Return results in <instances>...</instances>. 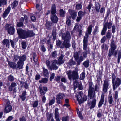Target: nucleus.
Here are the masks:
<instances>
[{
    "label": "nucleus",
    "mask_w": 121,
    "mask_h": 121,
    "mask_svg": "<svg viewBox=\"0 0 121 121\" xmlns=\"http://www.w3.org/2000/svg\"><path fill=\"white\" fill-rule=\"evenodd\" d=\"M93 26L91 25H90L87 28V31L86 32L85 36L84 37L83 39V49L85 50L83 52V56L84 58L87 57V53L86 50L87 46L88 40L89 37V34L90 35L92 32V29Z\"/></svg>",
    "instance_id": "f257e3e1"
},
{
    "label": "nucleus",
    "mask_w": 121,
    "mask_h": 121,
    "mask_svg": "<svg viewBox=\"0 0 121 121\" xmlns=\"http://www.w3.org/2000/svg\"><path fill=\"white\" fill-rule=\"evenodd\" d=\"M93 85L92 82H89L88 96L91 99H92L96 97L95 91L98 92L99 90V88L98 87L97 84L95 85L94 89L92 86Z\"/></svg>",
    "instance_id": "f03ea898"
},
{
    "label": "nucleus",
    "mask_w": 121,
    "mask_h": 121,
    "mask_svg": "<svg viewBox=\"0 0 121 121\" xmlns=\"http://www.w3.org/2000/svg\"><path fill=\"white\" fill-rule=\"evenodd\" d=\"M17 31L20 37L23 39L31 37L35 35V34L32 30H23L21 29H17Z\"/></svg>",
    "instance_id": "7ed1b4c3"
},
{
    "label": "nucleus",
    "mask_w": 121,
    "mask_h": 121,
    "mask_svg": "<svg viewBox=\"0 0 121 121\" xmlns=\"http://www.w3.org/2000/svg\"><path fill=\"white\" fill-rule=\"evenodd\" d=\"M75 69L76 71H73L71 72L70 71H67V74L69 80H71L72 78L73 80L78 79L79 76L77 72L78 70V69L77 68Z\"/></svg>",
    "instance_id": "20e7f679"
},
{
    "label": "nucleus",
    "mask_w": 121,
    "mask_h": 121,
    "mask_svg": "<svg viewBox=\"0 0 121 121\" xmlns=\"http://www.w3.org/2000/svg\"><path fill=\"white\" fill-rule=\"evenodd\" d=\"M110 44V48L109 50V52L108 53V56L109 57H111L112 54L114 53V51L117 48V46L115 43L114 41L113 40H111Z\"/></svg>",
    "instance_id": "39448f33"
},
{
    "label": "nucleus",
    "mask_w": 121,
    "mask_h": 121,
    "mask_svg": "<svg viewBox=\"0 0 121 121\" xmlns=\"http://www.w3.org/2000/svg\"><path fill=\"white\" fill-rule=\"evenodd\" d=\"M8 33L10 35H13L15 32V29L13 25L12 24H7L5 26Z\"/></svg>",
    "instance_id": "423d86ee"
},
{
    "label": "nucleus",
    "mask_w": 121,
    "mask_h": 121,
    "mask_svg": "<svg viewBox=\"0 0 121 121\" xmlns=\"http://www.w3.org/2000/svg\"><path fill=\"white\" fill-rule=\"evenodd\" d=\"M121 84V77L117 78L112 83L113 89L115 90Z\"/></svg>",
    "instance_id": "0eeeda50"
},
{
    "label": "nucleus",
    "mask_w": 121,
    "mask_h": 121,
    "mask_svg": "<svg viewBox=\"0 0 121 121\" xmlns=\"http://www.w3.org/2000/svg\"><path fill=\"white\" fill-rule=\"evenodd\" d=\"M57 60H55L51 61V66L49 70H57L58 68V66Z\"/></svg>",
    "instance_id": "6e6552de"
},
{
    "label": "nucleus",
    "mask_w": 121,
    "mask_h": 121,
    "mask_svg": "<svg viewBox=\"0 0 121 121\" xmlns=\"http://www.w3.org/2000/svg\"><path fill=\"white\" fill-rule=\"evenodd\" d=\"M68 12L70 15V16L68 17L70 19L72 18L73 20L75 19L77 16V12L75 10L71 9H69L68 10Z\"/></svg>",
    "instance_id": "1a4fd4ad"
},
{
    "label": "nucleus",
    "mask_w": 121,
    "mask_h": 121,
    "mask_svg": "<svg viewBox=\"0 0 121 121\" xmlns=\"http://www.w3.org/2000/svg\"><path fill=\"white\" fill-rule=\"evenodd\" d=\"M10 104L9 101H7L5 106V109L4 110V113H8L11 111L12 109V107L10 105Z\"/></svg>",
    "instance_id": "9d476101"
},
{
    "label": "nucleus",
    "mask_w": 121,
    "mask_h": 121,
    "mask_svg": "<svg viewBox=\"0 0 121 121\" xmlns=\"http://www.w3.org/2000/svg\"><path fill=\"white\" fill-rule=\"evenodd\" d=\"M62 39L65 40H69L71 38L70 33L68 31L62 34Z\"/></svg>",
    "instance_id": "9b49d317"
},
{
    "label": "nucleus",
    "mask_w": 121,
    "mask_h": 121,
    "mask_svg": "<svg viewBox=\"0 0 121 121\" xmlns=\"http://www.w3.org/2000/svg\"><path fill=\"white\" fill-rule=\"evenodd\" d=\"M109 85V83L108 79H105L104 81L103 86V91L105 93L106 92Z\"/></svg>",
    "instance_id": "f8f14e48"
},
{
    "label": "nucleus",
    "mask_w": 121,
    "mask_h": 121,
    "mask_svg": "<svg viewBox=\"0 0 121 121\" xmlns=\"http://www.w3.org/2000/svg\"><path fill=\"white\" fill-rule=\"evenodd\" d=\"M39 89L40 94L42 95H44L47 91V88L45 86L42 87L40 85L39 87Z\"/></svg>",
    "instance_id": "ddd939ff"
},
{
    "label": "nucleus",
    "mask_w": 121,
    "mask_h": 121,
    "mask_svg": "<svg viewBox=\"0 0 121 121\" xmlns=\"http://www.w3.org/2000/svg\"><path fill=\"white\" fill-rule=\"evenodd\" d=\"M11 9V8L10 6H9L5 10L2 15V17L4 18L5 19L7 16L10 12Z\"/></svg>",
    "instance_id": "4468645a"
},
{
    "label": "nucleus",
    "mask_w": 121,
    "mask_h": 121,
    "mask_svg": "<svg viewBox=\"0 0 121 121\" xmlns=\"http://www.w3.org/2000/svg\"><path fill=\"white\" fill-rule=\"evenodd\" d=\"M50 18L52 23H57L58 21V19L56 14L51 15L50 16Z\"/></svg>",
    "instance_id": "2eb2a0df"
},
{
    "label": "nucleus",
    "mask_w": 121,
    "mask_h": 121,
    "mask_svg": "<svg viewBox=\"0 0 121 121\" xmlns=\"http://www.w3.org/2000/svg\"><path fill=\"white\" fill-rule=\"evenodd\" d=\"M87 96L84 95L83 97V100L81 99L80 100L78 96H77V101H78L79 104L83 103L84 101H86L87 100Z\"/></svg>",
    "instance_id": "dca6fc26"
},
{
    "label": "nucleus",
    "mask_w": 121,
    "mask_h": 121,
    "mask_svg": "<svg viewBox=\"0 0 121 121\" xmlns=\"http://www.w3.org/2000/svg\"><path fill=\"white\" fill-rule=\"evenodd\" d=\"M54 115L55 118L56 119V121H60L58 109L57 108H55Z\"/></svg>",
    "instance_id": "f3484780"
},
{
    "label": "nucleus",
    "mask_w": 121,
    "mask_h": 121,
    "mask_svg": "<svg viewBox=\"0 0 121 121\" xmlns=\"http://www.w3.org/2000/svg\"><path fill=\"white\" fill-rule=\"evenodd\" d=\"M63 57L64 55L63 54H61V56L59 57L57 60L58 66L64 63V60L63 59Z\"/></svg>",
    "instance_id": "a211bd4d"
},
{
    "label": "nucleus",
    "mask_w": 121,
    "mask_h": 121,
    "mask_svg": "<svg viewBox=\"0 0 121 121\" xmlns=\"http://www.w3.org/2000/svg\"><path fill=\"white\" fill-rule=\"evenodd\" d=\"M24 62L18 61L16 64V69H22L23 68L24 64Z\"/></svg>",
    "instance_id": "6ab92c4d"
},
{
    "label": "nucleus",
    "mask_w": 121,
    "mask_h": 121,
    "mask_svg": "<svg viewBox=\"0 0 121 121\" xmlns=\"http://www.w3.org/2000/svg\"><path fill=\"white\" fill-rule=\"evenodd\" d=\"M104 94L103 93H102L100 99L98 107H101L103 104L104 101Z\"/></svg>",
    "instance_id": "aec40b11"
},
{
    "label": "nucleus",
    "mask_w": 121,
    "mask_h": 121,
    "mask_svg": "<svg viewBox=\"0 0 121 121\" xmlns=\"http://www.w3.org/2000/svg\"><path fill=\"white\" fill-rule=\"evenodd\" d=\"M8 65L11 68L13 69H16V66L15 63L13 62H11L9 60L8 61Z\"/></svg>",
    "instance_id": "412c9836"
},
{
    "label": "nucleus",
    "mask_w": 121,
    "mask_h": 121,
    "mask_svg": "<svg viewBox=\"0 0 121 121\" xmlns=\"http://www.w3.org/2000/svg\"><path fill=\"white\" fill-rule=\"evenodd\" d=\"M2 43L4 45H5L6 47H8L10 45L9 40L7 39H5L3 40Z\"/></svg>",
    "instance_id": "4be33fe9"
},
{
    "label": "nucleus",
    "mask_w": 121,
    "mask_h": 121,
    "mask_svg": "<svg viewBox=\"0 0 121 121\" xmlns=\"http://www.w3.org/2000/svg\"><path fill=\"white\" fill-rule=\"evenodd\" d=\"M69 40H65L63 43L64 45V47L68 48L70 46V44L69 43Z\"/></svg>",
    "instance_id": "5701e85b"
},
{
    "label": "nucleus",
    "mask_w": 121,
    "mask_h": 121,
    "mask_svg": "<svg viewBox=\"0 0 121 121\" xmlns=\"http://www.w3.org/2000/svg\"><path fill=\"white\" fill-rule=\"evenodd\" d=\"M51 15L55 14L56 13V6L55 4L52 5L51 8Z\"/></svg>",
    "instance_id": "b1692460"
},
{
    "label": "nucleus",
    "mask_w": 121,
    "mask_h": 121,
    "mask_svg": "<svg viewBox=\"0 0 121 121\" xmlns=\"http://www.w3.org/2000/svg\"><path fill=\"white\" fill-rule=\"evenodd\" d=\"M56 45L61 48H63L64 47V43H63L61 41L59 40L57 41L56 42Z\"/></svg>",
    "instance_id": "393cba45"
},
{
    "label": "nucleus",
    "mask_w": 121,
    "mask_h": 121,
    "mask_svg": "<svg viewBox=\"0 0 121 121\" xmlns=\"http://www.w3.org/2000/svg\"><path fill=\"white\" fill-rule=\"evenodd\" d=\"M26 95V92L25 91L22 92V95L20 96V97L22 100L24 101L25 99Z\"/></svg>",
    "instance_id": "a878e982"
},
{
    "label": "nucleus",
    "mask_w": 121,
    "mask_h": 121,
    "mask_svg": "<svg viewBox=\"0 0 121 121\" xmlns=\"http://www.w3.org/2000/svg\"><path fill=\"white\" fill-rule=\"evenodd\" d=\"M112 24L111 22H108L105 23V24L103 25V26L107 29V28L108 29H110L111 27Z\"/></svg>",
    "instance_id": "bb28decb"
},
{
    "label": "nucleus",
    "mask_w": 121,
    "mask_h": 121,
    "mask_svg": "<svg viewBox=\"0 0 121 121\" xmlns=\"http://www.w3.org/2000/svg\"><path fill=\"white\" fill-rule=\"evenodd\" d=\"M43 74L44 76L48 77L49 75L48 71V70L45 68H43Z\"/></svg>",
    "instance_id": "cd10ccee"
},
{
    "label": "nucleus",
    "mask_w": 121,
    "mask_h": 121,
    "mask_svg": "<svg viewBox=\"0 0 121 121\" xmlns=\"http://www.w3.org/2000/svg\"><path fill=\"white\" fill-rule=\"evenodd\" d=\"M96 100L95 99L92 101L91 105L90 107V108L91 109L95 107L96 104Z\"/></svg>",
    "instance_id": "c85d7f7f"
},
{
    "label": "nucleus",
    "mask_w": 121,
    "mask_h": 121,
    "mask_svg": "<svg viewBox=\"0 0 121 121\" xmlns=\"http://www.w3.org/2000/svg\"><path fill=\"white\" fill-rule=\"evenodd\" d=\"M26 59V56L25 55H23L19 56V61L24 62Z\"/></svg>",
    "instance_id": "c756f323"
},
{
    "label": "nucleus",
    "mask_w": 121,
    "mask_h": 121,
    "mask_svg": "<svg viewBox=\"0 0 121 121\" xmlns=\"http://www.w3.org/2000/svg\"><path fill=\"white\" fill-rule=\"evenodd\" d=\"M84 57L82 56H80L79 58H78V60H77V65H80L81 62L82 61L84 60Z\"/></svg>",
    "instance_id": "7c9ffc66"
},
{
    "label": "nucleus",
    "mask_w": 121,
    "mask_h": 121,
    "mask_svg": "<svg viewBox=\"0 0 121 121\" xmlns=\"http://www.w3.org/2000/svg\"><path fill=\"white\" fill-rule=\"evenodd\" d=\"M33 58L34 62L36 63L37 61L38 57L36 54L35 53H33Z\"/></svg>",
    "instance_id": "2f4dec72"
},
{
    "label": "nucleus",
    "mask_w": 121,
    "mask_h": 121,
    "mask_svg": "<svg viewBox=\"0 0 121 121\" xmlns=\"http://www.w3.org/2000/svg\"><path fill=\"white\" fill-rule=\"evenodd\" d=\"M95 8L97 11L98 12L100 9V5L99 3L97 2H95Z\"/></svg>",
    "instance_id": "473e14b6"
},
{
    "label": "nucleus",
    "mask_w": 121,
    "mask_h": 121,
    "mask_svg": "<svg viewBox=\"0 0 121 121\" xmlns=\"http://www.w3.org/2000/svg\"><path fill=\"white\" fill-rule=\"evenodd\" d=\"M48 79L46 78H43L41 80L39 81V83H46L48 81Z\"/></svg>",
    "instance_id": "72a5a7b5"
},
{
    "label": "nucleus",
    "mask_w": 121,
    "mask_h": 121,
    "mask_svg": "<svg viewBox=\"0 0 121 121\" xmlns=\"http://www.w3.org/2000/svg\"><path fill=\"white\" fill-rule=\"evenodd\" d=\"M79 52H76L74 53V57L75 59V60L76 62L77 60H78L79 58Z\"/></svg>",
    "instance_id": "f704fd0d"
},
{
    "label": "nucleus",
    "mask_w": 121,
    "mask_h": 121,
    "mask_svg": "<svg viewBox=\"0 0 121 121\" xmlns=\"http://www.w3.org/2000/svg\"><path fill=\"white\" fill-rule=\"evenodd\" d=\"M101 48L103 51L105 50H107L108 49V47L106 44H104L101 46Z\"/></svg>",
    "instance_id": "c9c22d12"
},
{
    "label": "nucleus",
    "mask_w": 121,
    "mask_h": 121,
    "mask_svg": "<svg viewBox=\"0 0 121 121\" xmlns=\"http://www.w3.org/2000/svg\"><path fill=\"white\" fill-rule=\"evenodd\" d=\"M108 101L110 104H111L113 102V99L111 95H109L108 97Z\"/></svg>",
    "instance_id": "e433bc0d"
},
{
    "label": "nucleus",
    "mask_w": 121,
    "mask_h": 121,
    "mask_svg": "<svg viewBox=\"0 0 121 121\" xmlns=\"http://www.w3.org/2000/svg\"><path fill=\"white\" fill-rule=\"evenodd\" d=\"M89 60H87L85 61L83 63V65L84 66L86 67H88L89 65Z\"/></svg>",
    "instance_id": "4c0bfd02"
},
{
    "label": "nucleus",
    "mask_w": 121,
    "mask_h": 121,
    "mask_svg": "<svg viewBox=\"0 0 121 121\" xmlns=\"http://www.w3.org/2000/svg\"><path fill=\"white\" fill-rule=\"evenodd\" d=\"M86 12H83L82 11H79L78 13V15L82 17L85 15Z\"/></svg>",
    "instance_id": "58836bf2"
},
{
    "label": "nucleus",
    "mask_w": 121,
    "mask_h": 121,
    "mask_svg": "<svg viewBox=\"0 0 121 121\" xmlns=\"http://www.w3.org/2000/svg\"><path fill=\"white\" fill-rule=\"evenodd\" d=\"M64 95L62 93H60L58 94L56 97H58L60 99L62 100L63 99Z\"/></svg>",
    "instance_id": "ea45409f"
},
{
    "label": "nucleus",
    "mask_w": 121,
    "mask_h": 121,
    "mask_svg": "<svg viewBox=\"0 0 121 121\" xmlns=\"http://www.w3.org/2000/svg\"><path fill=\"white\" fill-rule=\"evenodd\" d=\"M18 1L16 0H15L12 4V7L15 8L18 5Z\"/></svg>",
    "instance_id": "a19ab883"
},
{
    "label": "nucleus",
    "mask_w": 121,
    "mask_h": 121,
    "mask_svg": "<svg viewBox=\"0 0 121 121\" xmlns=\"http://www.w3.org/2000/svg\"><path fill=\"white\" fill-rule=\"evenodd\" d=\"M57 52L55 51L52 53L51 56L52 58H56L57 57Z\"/></svg>",
    "instance_id": "79ce46f5"
},
{
    "label": "nucleus",
    "mask_w": 121,
    "mask_h": 121,
    "mask_svg": "<svg viewBox=\"0 0 121 121\" xmlns=\"http://www.w3.org/2000/svg\"><path fill=\"white\" fill-rule=\"evenodd\" d=\"M46 64L48 69H49L51 66L50 62L49 60H47L46 61Z\"/></svg>",
    "instance_id": "37998d69"
},
{
    "label": "nucleus",
    "mask_w": 121,
    "mask_h": 121,
    "mask_svg": "<svg viewBox=\"0 0 121 121\" xmlns=\"http://www.w3.org/2000/svg\"><path fill=\"white\" fill-rule=\"evenodd\" d=\"M111 35L110 31V30H108L106 34V37L108 39H109L111 38Z\"/></svg>",
    "instance_id": "c03bdc74"
},
{
    "label": "nucleus",
    "mask_w": 121,
    "mask_h": 121,
    "mask_svg": "<svg viewBox=\"0 0 121 121\" xmlns=\"http://www.w3.org/2000/svg\"><path fill=\"white\" fill-rule=\"evenodd\" d=\"M67 20L66 21V24L68 26H70L71 25V21L70 19L68 17H67Z\"/></svg>",
    "instance_id": "a18cd8bd"
},
{
    "label": "nucleus",
    "mask_w": 121,
    "mask_h": 121,
    "mask_svg": "<svg viewBox=\"0 0 121 121\" xmlns=\"http://www.w3.org/2000/svg\"><path fill=\"white\" fill-rule=\"evenodd\" d=\"M8 80L11 82L13 81L14 79V77L11 75H10L8 76Z\"/></svg>",
    "instance_id": "49530a36"
},
{
    "label": "nucleus",
    "mask_w": 121,
    "mask_h": 121,
    "mask_svg": "<svg viewBox=\"0 0 121 121\" xmlns=\"http://www.w3.org/2000/svg\"><path fill=\"white\" fill-rule=\"evenodd\" d=\"M121 57V51L120 50L118 52V56L117 59L118 63L120 62V60Z\"/></svg>",
    "instance_id": "de8ad7c7"
},
{
    "label": "nucleus",
    "mask_w": 121,
    "mask_h": 121,
    "mask_svg": "<svg viewBox=\"0 0 121 121\" xmlns=\"http://www.w3.org/2000/svg\"><path fill=\"white\" fill-rule=\"evenodd\" d=\"M106 28L103 26V28L101 32V35H104L105 33L106 32L107 30Z\"/></svg>",
    "instance_id": "09e8293b"
},
{
    "label": "nucleus",
    "mask_w": 121,
    "mask_h": 121,
    "mask_svg": "<svg viewBox=\"0 0 121 121\" xmlns=\"http://www.w3.org/2000/svg\"><path fill=\"white\" fill-rule=\"evenodd\" d=\"M82 5L81 4H78L76 5V10H80L81 9Z\"/></svg>",
    "instance_id": "8fccbe9b"
},
{
    "label": "nucleus",
    "mask_w": 121,
    "mask_h": 121,
    "mask_svg": "<svg viewBox=\"0 0 121 121\" xmlns=\"http://www.w3.org/2000/svg\"><path fill=\"white\" fill-rule=\"evenodd\" d=\"M52 35L54 40H55L56 37V30L54 29L52 30Z\"/></svg>",
    "instance_id": "3c124183"
},
{
    "label": "nucleus",
    "mask_w": 121,
    "mask_h": 121,
    "mask_svg": "<svg viewBox=\"0 0 121 121\" xmlns=\"http://www.w3.org/2000/svg\"><path fill=\"white\" fill-rule=\"evenodd\" d=\"M60 15L61 17H63L65 13V12L62 9H61L60 10Z\"/></svg>",
    "instance_id": "603ef678"
},
{
    "label": "nucleus",
    "mask_w": 121,
    "mask_h": 121,
    "mask_svg": "<svg viewBox=\"0 0 121 121\" xmlns=\"http://www.w3.org/2000/svg\"><path fill=\"white\" fill-rule=\"evenodd\" d=\"M22 45V48L23 49H26L27 47L26 43L25 42L23 41L21 43Z\"/></svg>",
    "instance_id": "864d4df0"
},
{
    "label": "nucleus",
    "mask_w": 121,
    "mask_h": 121,
    "mask_svg": "<svg viewBox=\"0 0 121 121\" xmlns=\"http://www.w3.org/2000/svg\"><path fill=\"white\" fill-rule=\"evenodd\" d=\"M38 101H36L33 102L32 104L33 107L34 108H36L38 106Z\"/></svg>",
    "instance_id": "5fc2aeb1"
},
{
    "label": "nucleus",
    "mask_w": 121,
    "mask_h": 121,
    "mask_svg": "<svg viewBox=\"0 0 121 121\" xmlns=\"http://www.w3.org/2000/svg\"><path fill=\"white\" fill-rule=\"evenodd\" d=\"M22 84L24 86V87L26 89H27L28 88V85L26 82H24L22 83Z\"/></svg>",
    "instance_id": "6e6d98bb"
},
{
    "label": "nucleus",
    "mask_w": 121,
    "mask_h": 121,
    "mask_svg": "<svg viewBox=\"0 0 121 121\" xmlns=\"http://www.w3.org/2000/svg\"><path fill=\"white\" fill-rule=\"evenodd\" d=\"M56 102L57 103L60 104L62 103V99H60V98L56 97Z\"/></svg>",
    "instance_id": "4d7b16f0"
},
{
    "label": "nucleus",
    "mask_w": 121,
    "mask_h": 121,
    "mask_svg": "<svg viewBox=\"0 0 121 121\" xmlns=\"http://www.w3.org/2000/svg\"><path fill=\"white\" fill-rule=\"evenodd\" d=\"M7 3L5 0H0V7L2 5L5 4Z\"/></svg>",
    "instance_id": "13d9d810"
},
{
    "label": "nucleus",
    "mask_w": 121,
    "mask_h": 121,
    "mask_svg": "<svg viewBox=\"0 0 121 121\" xmlns=\"http://www.w3.org/2000/svg\"><path fill=\"white\" fill-rule=\"evenodd\" d=\"M85 73L82 72L80 75V80H83L85 78Z\"/></svg>",
    "instance_id": "bf43d9fd"
},
{
    "label": "nucleus",
    "mask_w": 121,
    "mask_h": 121,
    "mask_svg": "<svg viewBox=\"0 0 121 121\" xmlns=\"http://www.w3.org/2000/svg\"><path fill=\"white\" fill-rule=\"evenodd\" d=\"M55 102V99L54 98L52 99L51 100L49 103L48 104L49 106H50L52 105Z\"/></svg>",
    "instance_id": "052dcab7"
},
{
    "label": "nucleus",
    "mask_w": 121,
    "mask_h": 121,
    "mask_svg": "<svg viewBox=\"0 0 121 121\" xmlns=\"http://www.w3.org/2000/svg\"><path fill=\"white\" fill-rule=\"evenodd\" d=\"M19 59V56L17 55H15L14 56L13 58V60L14 61H17Z\"/></svg>",
    "instance_id": "680f3d73"
},
{
    "label": "nucleus",
    "mask_w": 121,
    "mask_h": 121,
    "mask_svg": "<svg viewBox=\"0 0 121 121\" xmlns=\"http://www.w3.org/2000/svg\"><path fill=\"white\" fill-rule=\"evenodd\" d=\"M106 40V38L105 36H104L101 39V43H104L105 42Z\"/></svg>",
    "instance_id": "e2e57ef3"
},
{
    "label": "nucleus",
    "mask_w": 121,
    "mask_h": 121,
    "mask_svg": "<svg viewBox=\"0 0 121 121\" xmlns=\"http://www.w3.org/2000/svg\"><path fill=\"white\" fill-rule=\"evenodd\" d=\"M116 76L113 73L112 74V83L114 82L115 80Z\"/></svg>",
    "instance_id": "0e129e2a"
},
{
    "label": "nucleus",
    "mask_w": 121,
    "mask_h": 121,
    "mask_svg": "<svg viewBox=\"0 0 121 121\" xmlns=\"http://www.w3.org/2000/svg\"><path fill=\"white\" fill-rule=\"evenodd\" d=\"M36 7L37 10L39 11H40L42 9L41 7L39 4H37L36 5Z\"/></svg>",
    "instance_id": "69168bd1"
},
{
    "label": "nucleus",
    "mask_w": 121,
    "mask_h": 121,
    "mask_svg": "<svg viewBox=\"0 0 121 121\" xmlns=\"http://www.w3.org/2000/svg\"><path fill=\"white\" fill-rule=\"evenodd\" d=\"M76 64L75 62L73 61L72 60H70L69 62V64L71 65H74Z\"/></svg>",
    "instance_id": "338daca9"
},
{
    "label": "nucleus",
    "mask_w": 121,
    "mask_h": 121,
    "mask_svg": "<svg viewBox=\"0 0 121 121\" xmlns=\"http://www.w3.org/2000/svg\"><path fill=\"white\" fill-rule=\"evenodd\" d=\"M20 121H26L25 117L24 116H23L19 118Z\"/></svg>",
    "instance_id": "774afa93"
}]
</instances>
